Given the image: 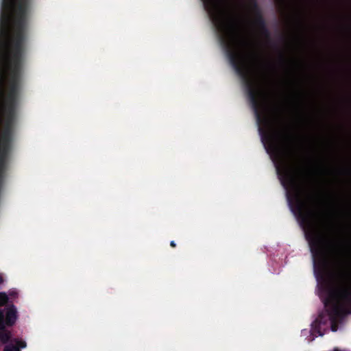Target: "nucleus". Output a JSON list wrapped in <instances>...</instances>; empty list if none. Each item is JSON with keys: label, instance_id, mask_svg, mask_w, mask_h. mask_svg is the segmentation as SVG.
<instances>
[{"label": "nucleus", "instance_id": "7ed1b4c3", "mask_svg": "<svg viewBox=\"0 0 351 351\" xmlns=\"http://www.w3.org/2000/svg\"><path fill=\"white\" fill-rule=\"evenodd\" d=\"M10 337V334L5 333V334H0V339L3 343H5Z\"/></svg>", "mask_w": 351, "mask_h": 351}, {"label": "nucleus", "instance_id": "f03ea898", "mask_svg": "<svg viewBox=\"0 0 351 351\" xmlns=\"http://www.w3.org/2000/svg\"><path fill=\"white\" fill-rule=\"evenodd\" d=\"M8 298L5 293H0V305L3 306L8 302Z\"/></svg>", "mask_w": 351, "mask_h": 351}, {"label": "nucleus", "instance_id": "39448f33", "mask_svg": "<svg viewBox=\"0 0 351 351\" xmlns=\"http://www.w3.org/2000/svg\"><path fill=\"white\" fill-rule=\"evenodd\" d=\"M4 351H20L19 348L13 346H6Z\"/></svg>", "mask_w": 351, "mask_h": 351}, {"label": "nucleus", "instance_id": "1a4fd4ad", "mask_svg": "<svg viewBox=\"0 0 351 351\" xmlns=\"http://www.w3.org/2000/svg\"><path fill=\"white\" fill-rule=\"evenodd\" d=\"M3 282V278L1 276H0V285Z\"/></svg>", "mask_w": 351, "mask_h": 351}, {"label": "nucleus", "instance_id": "f257e3e1", "mask_svg": "<svg viewBox=\"0 0 351 351\" xmlns=\"http://www.w3.org/2000/svg\"><path fill=\"white\" fill-rule=\"evenodd\" d=\"M16 319V311L14 307H10L6 312L5 325H12Z\"/></svg>", "mask_w": 351, "mask_h": 351}, {"label": "nucleus", "instance_id": "0eeeda50", "mask_svg": "<svg viewBox=\"0 0 351 351\" xmlns=\"http://www.w3.org/2000/svg\"><path fill=\"white\" fill-rule=\"evenodd\" d=\"M170 244H171V245L172 247H175L176 246V243L173 241H171Z\"/></svg>", "mask_w": 351, "mask_h": 351}, {"label": "nucleus", "instance_id": "6e6552de", "mask_svg": "<svg viewBox=\"0 0 351 351\" xmlns=\"http://www.w3.org/2000/svg\"><path fill=\"white\" fill-rule=\"evenodd\" d=\"M0 317H1V314H0ZM4 327V325L3 324V323L1 322H0V328H2Z\"/></svg>", "mask_w": 351, "mask_h": 351}, {"label": "nucleus", "instance_id": "423d86ee", "mask_svg": "<svg viewBox=\"0 0 351 351\" xmlns=\"http://www.w3.org/2000/svg\"><path fill=\"white\" fill-rule=\"evenodd\" d=\"M16 343H17L19 347L22 348H25V346H26L25 343L23 342V341H17Z\"/></svg>", "mask_w": 351, "mask_h": 351}, {"label": "nucleus", "instance_id": "20e7f679", "mask_svg": "<svg viewBox=\"0 0 351 351\" xmlns=\"http://www.w3.org/2000/svg\"><path fill=\"white\" fill-rule=\"evenodd\" d=\"M220 17L221 16H215V20H216L217 23H218V25L219 26V27L222 30L225 31V27H224L223 24H222V23H221V21H220Z\"/></svg>", "mask_w": 351, "mask_h": 351}]
</instances>
